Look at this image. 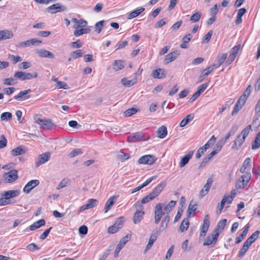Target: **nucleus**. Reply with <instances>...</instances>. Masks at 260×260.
Masks as SVG:
<instances>
[{
  "label": "nucleus",
  "mask_w": 260,
  "mask_h": 260,
  "mask_svg": "<svg viewBox=\"0 0 260 260\" xmlns=\"http://www.w3.org/2000/svg\"><path fill=\"white\" fill-rule=\"evenodd\" d=\"M20 193V190L19 189H16L4 191L3 193H1L0 195H18Z\"/></svg>",
  "instance_id": "3c124183"
},
{
  "label": "nucleus",
  "mask_w": 260,
  "mask_h": 260,
  "mask_svg": "<svg viewBox=\"0 0 260 260\" xmlns=\"http://www.w3.org/2000/svg\"><path fill=\"white\" fill-rule=\"evenodd\" d=\"M104 23V21L102 20L96 23L95 24V31H96L98 34L100 33L101 31L102 27L103 26Z\"/></svg>",
  "instance_id": "052dcab7"
},
{
  "label": "nucleus",
  "mask_w": 260,
  "mask_h": 260,
  "mask_svg": "<svg viewBox=\"0 0 260 260\" xmlns=\"http://www.w3.org/2000/svg\"><path fill=\"white\" fill-rule=\"evenodd\" d=\"M179 55L180 52L178 50H175L169 53L165 56L164 60V63L166 64L169 63L177 58Z\"/></svg>",
  "instance_id": "f8f14e48"
},
{
  "label": "nucleus",
  "mask_w": 260,
  "mask_h": 260,
  "mask_svg": "<svg viewBox=\"0 0 260 260\" xmlns=\"http://www.w3.org/2000/svg\"><path fill=\"white\" fill-rule=\"evenodd\" d=\"M208 86V83H204L198 87V89L197 91L201 94L202 92H203L205 90V89L207 88Z\"/></svg>",
  "instance_id": "774afa93"
},
{
  "label": "nucleus",
  "mask_w": 260,
  "mask_h": 260,
  "mask_svg": "<svg viewBox=\"0 0 260 260\" xmlns=\"http://www.w3.org/2000/svg\"><path fill=\"white\" fill-rule=\"evenodd\" d=\"M37 54L42 57L54 58V55L51 52L45 49H39L37 51Z\"/></svg>",
  "instance_id": "6ab92c4d"
},
{
  "label": "nucleus",
  "mask_w": 260,
  "mask_h": 260,
  "mask_svg": "<svg viewBox=\"0 0 260 260\" xmlns=\"http://www.w3.org/2000/svg\"><path fill=\"white\" fill-rule=\"evenodd\" d=\"M56 88L58 89L63 88L64 89H67L69 88L68 84L63 81L57 82V84H55Z\"/></svg>",
  "instance_id": "864d4df0"
},
{
  "label": "nucleus",
  "mask_w": 260,
  "mask_h": 260,
  "mask_svg": "<svg viewBox=\"0 0 260 260\" xmlns=\"http://www.w3.org/2000/svg\"><path fill=\"white\" fill-rule=\"evenodd\" d=\"M157 136L160 139H164L167 135V129L166 126L162 125L158 128L157 131Z\"/></svg>",
  "instance_id": "a878e982"
},
{
  "label": "nucleus",
  "mask_w": 260,
  "mask_h": 260,
  "mask_svg": "<svg viewBox=\"0 0 260 260\" xmlns=\"http://www.w3.org/2000/svg\"><path fill=\"white\" fill-rule=\"evenodd\" d=\"M3 178L5 183H13L18 178V171L15 169L11 170L9 172L4 173Z\"/></svg>",
  "instance_id": "7ed1b4c3"
},
{
  "label": "nucleus",
  "mask_w": 260,
  "mask_h": 260,
  "mask_svg": "<svg viewBox=\"0 0 260 260\" xmlns=\"http://www.w3.org/2000/svg\"><path fill=\"white\" fill-rule=\"evenodd\" d=\"M25 152V148L22 146H18L11 151V154L13 156L22 155L24 154Z\"/></svg>",
  "instance_id": "412c9836"
},
{
  "label": "nucleus",
  "mask_w": 260,
  "mask_h": 260,
  "mask_svg": "<svg viewBox=\"0 0 260 260\" xmlns=\"http://www.w3.org/2000/svg\"><path fill=\"white\" fill-rule=\"evenodd\" d=\"M37 77H38V73L36 72H33L32 73L25 72V80H30L32 78H37Z\"/></svg>",
  "instance_id": "4d7b16f0"
},
{
  "label": "nucleus",
  "mask_w": 260,
  "mask_h": 260,
  "mask_svg": "<svg viewBox=\"0 0 260 260\" xmlns=\"http://www.w3.org/2000/svg\"><path fill=\"white\" fill-rule=\"evenodd\" d=\"M123 217H120L118 218V219L115 222L114 225L116 227H118V229H120L122 227L123 222Z\"/></svg>",
  "instance_id": "680f3d73"
},
{
  "label": "nucleus",
  "mask_w": 260,
  "mask_h": 260,
  "mask_svg": "<svg viewBox=\"0 0 260 260\" xmlns=\"http://www.w3.org/2000/svg\"><path fill=\"white\" fill-rule=\"evenodd\" d=\"M137 78H135L134 80H128L126 78H123L121 80V82L123 86L131 87L137 83Z\"/></svg>",
  "instance_id": "2f4dec72"
},
{
  "label": "nucleus",
  "mask_w": 260,
  "mask_h": 260,
  "mask_svg": "<svg viewBox=\"0 0 260 260\" xmlns=\"http://www.w3.org/2000/svg\"><path fill=\"white\" fill-rule=\"evenodd\" d=\"M227 54L226 53H223L218 56L217 63L216 65V67L218 68L220 67L225 61L226 58Z\"/></svg>",
  "instance_id": "58836bf2"
},
{
  "label": "nucleus",
  "mask_w": 260,
  "mask_h": 260,
  "mask_svg": "<svg viewBox=\"0 0 260 260\" xmlns=\"http://www.w3.org/2000/svg\"><path fill=\"white\" fill-rule=\"evenodd\" d=\"M83 51L81 49L77 50L71 53V57L74 59H76L83 55Z\"/></svg>",
  "instance_id": "de8ad7c7"
},
{
  "label": "nucleus",
  "mask_w": 260,
  "mask_h": 260,
  "mask_svg": "<svg viewBox=\"0 0 260 260\" xmlns=\"http://www.w3.org/2000/svg\"><path fill=\"white\" fill-rule=\"evenodd\" d=\"M25 72L22 71H17L14 74V77L15 78L19 79L20 80H25Z\"/></svg>",
  "instance_id": "37998d69"
},
{
  "label": "nucleus",
  "mask_w": 260,
  "mask_h": 260,
  "mask_svg": "<svg viewBox=\"0 0 260 260\" xmlns=\"http://www.w3.org/2000/svg\"><path fill=\"white\" fill-rule=\"evenodd\" d=\"M174 248V246L173 245L168 249V251H167V252L166 253V257H165L166 259H167V260H169L170 259V258H171V257L172 256V254L173 253Z\"/></svg>",
  "instance_id": "338daca9"
},
{
  "label": "nucleus",
  "mask_w": 260,
  "mask_h": 260,
  "mask_svg": "<svg viewBox=\"0 0 260 260\" xmlns=\"http://www.w3.org/2000/svg\"><path fill=\"white\" fill-rule=\"evenodd\" d=\"M90 29L89 28H82L78 30H76L74 31V35L76 37L79 36L84 34H87L89 32Z\"/></svg>",
  "instance_id": "e433bc0d"
},
{
  "label": "nucleus",
  "mask_w": 260,
  "mask_h": 260,
  "mask_svg": "<svg viewBox=\"0 0 260 260\" xmlns=\"http://www.w3.org/2000/svg\"><path fill=\"white\" fill-rule=\"evenodd\" d=\"M143 140V135L140 132L133 133L127 137V140L129 142H134Z\"/></svg>",
  "instance_id": "f3484780"
},
{
  "label": "nucleus",
  "mask_w": 260,
  "mask_h": 260,
  "mask_svg": "<svg viewBox=\"0 0 260 260\" xmlns=\"http://www.w3.org/2000/svg\"><path fill=\"white\" fill-rule=\"evenodd\" d=\"M201 15V12H197L190 16L189 20L193 23L197 22L200 19Z\"/></svg>",
  "instance_id": "f704fd0d"
},
{
  "label": "nucleus",
  "mask_w": 260,
  "mask_h": 260,
  "mask_svg": "<svg viewBox=\"0 0 260 260\" xmlns=\"http://www.w3.org/2000/svg\"><path fill=\"white\" fill-rule=\"evenodd\" d=\"M224 144L223 141H218L216 144L215 147L213 148V151L216 152V153L217 154L221 150Z\"/></svg>",
  "instance_id": "49530a36"
},
{
  "label": "nucleus",
  "mask_w": 260,
  "mask_h": 260,
  "mask_svg": "<svg viewBox=\"0 0 260 260\" xmlns=\"http://www.w3.org/2000/svg\"><path fill=\"white\" fill-rule=\"evenodd\" d=\"M50 156L51 154L50 152H45L40 154L38 156V160L36 162L35 166L38 167L47 162L49 160Z\"/></svg>",
  "instance_id": "9d476101"
},
{
  "label": "nucleus",
  "mask_w": 260,
  "mask_h": 260,
  "mask_svg": "<svg viewBox=\"0 0 260 260\" xmlns=\"http://www.w3.org/2000/svg\"><path fill=\"white\" fill-rule=\"evenodd\" d=\"M137 111L138 110L136 108H131L124 111L123 114L125 117H129L137 113Z\"/></svg>",
  "instance_id": "a18cd8bd"
},
{
  "label": "nucleus",
  "mask_w": 260,
  "mask_h": 260,
  "mask_svg": "<svg viewBox=\"0 0 260 260\" xmlns=\"http://www.w3.org/2000/svg\"><path fill=\"white\" fill-rule=\"evenodd\" d=\"M117 196H111L106 202L105 208H104V212L105 213L107 212L109 210L111 209V207L113 205L114 203L117 200Z\"/></svg>",
  "instance_id": "aec40b11"
},
{
  "label": "nucleus",
  "mask_w": 260,
  "mask_h": 260,
  "mask_svg": "<svg viewBox=\"0 0 260 260\" xmlns=\"http://www.w3.org/2000/svg\"><path fill=\"white\" fill-rule=\"evenodd\" d=\"M130 240V237L126 235V236L122 238L119 241V243L117 245V247L122 249L125 244Z\"/></svg>",
  "instance_id": "4c0bfd02"
},
{
  "label": "nucleus",
  "mask_w": 260,
  "mask_h": 260,
  "mask_svg": "<svg viewBox=\"0 0 260 260\" xmlns=\"http://www.w3.org/2000/svg\"><path fill=\"white\" fill-rule=\"evenodd\" d=\"M235 196H223L222 199H225V206L226 207H228L234 200V198Z\"/></svg>",
  "instance_id": "5fc2aeb1"
},
{
  "label": "nucleus",
  "mask_w": 260,
  "mask_h": 260,
  "mask_svg": "<svg viewBox=\"0 0 260 260\" xmlns=\"http://www.w3.org/2000/svg\"><path fill=\"white\" fill-rule=\"evenodd\" d=\"M3 83L6 85H13L17 83V81L13 78H5L3 80Z\"/></svg>",
  "instance_id": "c03bdc74"
},
{
  "label": "nucleus",
  "mask_w": 260,
  "mask_h": 260,
  "mask_svg": "<svg viewBox=\"0 0 260 260\" xmlns=\"http://www.w3.org/2000/svg\"><path fill=\"white\" fill-rule=\"evenodd\" d=\"M194 118L193 114H188L184 118H183L180 122L179 126L181 127L186 126L190 121Z\"/></svg>",
  "instance_id": "393cba45"
},
{
  "label": "nucleus",
  "mask_w": 260,
  "mask_h": 260,
  "mask_svg": "<svg viewBox=\"0 0 260 260\" xmlns=\"http://www.w3.org/2000/svg\"><path fill=\"white\" fill-rule=\"evenodd\" d=\"M15 196H5L4 198H0V206H4L15 202L12 201L11 199Z\"/></svg>",
  "instance_id": "c756f323"
},
{
  "label": "nucleus",
  "mask_w": 260,
  "mask_h": 260,
  "mask_svg": "<svg viewBox=\"0 0 260 260\" xmlns=\"http://www.w3.org/2000/svg\"><path fill=\"white\" fill-rule=\"evenodd\" d=\"M98 203V201L95 199H91L89 200L87 204L80 207L79 212L94 207L97 205Z\"/></svg>",
  "instance_id": "2eb2a0df"
},
{
  "label": "nucleus",
  "mask_w": 260,
  "mask_h": 260,
  "mask_svg": "<svg viewBox=\"0 0 260 260\" xmlns=\"http://www.w3.org/2000/svg\"><path fill=\"white\" fill-rule=\"evenodd\" d=\"M8 58L11 60L14 64L16 63L17 62H20L22 60L21 57L19 55L15 56L13 54H9Z\"/></svg>",
  "instance_id": "79ce46f5"
},
{
  "label": "nucleus",
  "mask_w": 260,
  "mask_h": 260,
  "mask_svg": "<svg viewBox=\"0 0 260 260\" xmlns=\"http://www.w3.org/2000/svg\"><path fill=\"white\" fill-rule=\"evenodd\" d=\"M151 75L154 78L162 79L166 77V73L164 69L158 68L153 70Z\"/></svg>",
  "instance_id": "dca6fc26"
},
{
  "label": "nucleus",
  "mask_w": 260,
  "mask_h": 260,
  "mask_svg": "<svg viewBox=\"0 0 260 260\" xmlns=\"http://www.w3.org/2000/svg\"><path fill=\"white\" fill-rule=\"evenodd\" d=\"M66 10V7L63 5H61L59 3L53 4L47 8L48 11L52 14L56 13L59 12L64 11Z\"/></svg>",
  "instance_id": "9b49d317"
},
{
  "label": "nucleus",
  "mask_w": 260,
  "mask_h": 260,
  "mask_svg": "<svg viewBox=\"0 0 260 260\" xmlns=\"http://www.w3.org/2000/svg\"><path fill=\"white\" fill-rule=\"evenodd\" d=\"M124 67V62L122 60H115L112 64V69L115 71L122 70Z\"/></svg>",
  "instance_id": "4be33fe9"
},
{
  "label": "nucleus",
  "mask_w": 260,
  "mask_h": 260,
  "mask_svg": "<svg viewBox=\"0 0 260 260\" xmlns=\"http://www.w3.org/2000/svg\"><path fill=\"white\" fill-rule=\"evenodd\" d=\"M251 130V125H248L238 135L232 146V149L236 150L241 147Z\"/></svg>",
  "instance_id": "f257e3e1"
},
{
  "label": "nucleus",
  "mask_w": 260,
  "mask_h": 260,
  "mask_svg": "<svg viewBox=\"0 0 260 260\" xmlns=\"http://www.w3.org/2000/svg\"><path fill=\"white\" fill-rule=\"evenodd\" d=\"M210 225V220H209V216L208 214L205 215L203 223L201 228L200 234V239L201 238H204L207 232L209 229Z\"/></svg>",
  "instance_id": "39448f33"
},
{
  "label": "nucleus",
  "mask_w": 260,
  "mask_h": 260,
  "mask_svg": "<svg viewBox=\"0 0 260 260\" xmlns=\"http://www.w3.org/2000/svg\"><path fill=\"white\" fill-rule=\"evenodd\" d=\"M216 67V64H213L211 66L208 67L203 70V76H207L212 71H213L214 68Z\"/></svg>",
  "instance_id": "603ef678"
},
{
  "label": "nucleus",
  "mask_w": 260,
  "mask_h": 260,
  "mask_svg": "<svg viewBox=\"0 0 260 260\" xmlns=\"http://www.w3.org/2000/svg\"><path fill=\"white\" fill-rule=\"evenodd\" d=\"M7 145V140L5 136L4 135H2L1 136V140H0V149H3L6 147Z\"/></svg>",
  "instance_id": "13d9d810"
},
{
  "label": "nucleus",
  "mask_w": 260,
  "mask_h": 260,
  "mask_svg": "<svg viewBox=\"0 0 260 260\" xmlns=\"http://www.w3.org/2000/svg\"><path fill=\"white\" fill-rule=\"evenodd\" d=\"M36 122L40 125L44 129H49L54 126V124L50 119H41L38 118L36 119Z\"/></svg>",
  "instance_id": "423d86ee"
},
{
  "label": "nucleus",
  "mask_w": 260,
  "mask_h": 260,
  "mask_svg": "<svg viewBox=\"0 0 260 260\" xmlns=\"http://www.w3.org/2000/svg\"><path fill=\"white\" fill-rule=\"evenodd\" d=\"M155 196H145L144 198H143L141 201H137L135 204L134 206L135 207H137V204H139L140 206H141L142 208V210H144V206L142 205V204H146L148 202H149L150 201H151L154 199Z\"/></svg>",
  "instance_id": "b1692460"
},
{
  "label": "nucleus",
  "mask_w": 260,
  "mask_h": 260,
  "mask_svg": "<svg viewBox=\"0 0 260 260\" xmlns=\"http://www.w3.org/2000/svg\"><path fill=\"white\" fill-rule=\"evenodd\" d=\"M69 125L73 128L79 129L81 126L75 120H71L69 122Z\"/></svg>",
  "instance_id": "69168bd1"
},
{
  "label": "nucleus",
  "mask_w": 260,
  "mask_h": 260,
  "mask_svg": "<svg viewBox=\"0 0 260 260\" xmlns=\"http://www.w3.org/2000/svg\"><path fill=\"white\" fill-rule=\"evenodd\" d=\"M189 225V221L188 218H186L184 219L180 224L179 230L181 232H184L186 231L188 229Z\"/></svg>",
  "instance_id": "473e14b6"
},
{
  "label": "nucleus",
  "mask_w": 260,
  "mask_h": 260,
  "mask_svg": "<svg viewBox=\"0 0 260 260\" xmlns=\"http://www.w3.org/2000/svg\"><path fill=\"white\" fill-rule=\"evenodd\" d=\"M251 85H249L248 86V87L246 88V89L244 91L243 94L241 95L240 98H242L243 100H244L245 101H246L247 100L248 97L249 96V94L251 92Z\"/></svg>",
  "instance_id": "ea45409f"
},
{
  "label": "nucleus",
  "mask_w": 260,
  "mask_h": 260,
  "mask_svg": "<svg viewBox=\"0 0 260 260\" xmlns=\"http://www.w3.org/2000/svg\"><path fill=\"white\" fill-rule=\"evenodd\" d=\"M40 182L38 180H32L29 181L24 187L23 191L28 193L32 189L39 185Z\"/></svg>",
  "instance_id": "4468645a"
},
{
  "label": "nucleus",
  "mask_w": 260,
  "mask_h": 260,
  "mask_svg": "<svg viewBox=\"0 0 260 260\" xmlns=\"http://www.w3.org/2000/svg\"><path fill=\"white\" fill-rule=\"evenodd\" d=\"M45 220L43 219H41L39 220H38L35 222L33 224L29 226V230L30 231H35L37 229H39L42 226H43L45 224Z\"/></svg>",
  "instance_id": "5701e85b"
},
{
  "label": "nucleus",
  "mask_w": 260,
  "mask_h": 260,
  "mask_svg": "<svg viewBox=\"0 0 260 260\" xmlns=\"http://www.w3.org/2000/svg\"><path fill=\"white\" fill-rule=\"evenodd\" d=\"M159 236V233L158 229L154 230L150 237L148 244H147L145 249L144 251V253H145L148 250H149L152 246L153 243L156 240L157 237Z\"/></svg>",
  "instance_id": "6e6552de"
},
{
  "label": "nucleus",
  "mask_w": 260,
  "mask_h": 260,
  "mask_svg": "<svg viewBox=\"0 0 260 260\" xmlns=\"http://www.w3.org/2000/svg\"><path fill=\"white\" fill-rule=\"evenodd\" d=\"M260 233V231H256L254 232L252 235L248 238V239L252 242L253 243L258 238V235Z\"/></svg>",
  "instance_id": "e2e57ef3"
},
{
  "label": "nucleus",
  "mask_w": 260,
  "mask_h": 260,
  "mask_svg": "<svg viewBox=\"0 0 260 260\" xmlns=\"http://www.w3.org/2000/svg\"><path fill=\"white\" fill-rule=\"evenodd\" d=\"M196 206L197 204L194 202L193 201L190 202L187 211V213L188 216H190L192 212H194L197 209Z\"/></svg>",
  "instance_id": "c9c22d12"
},
{
  "label": "nucleus",
  "mask_w": 260,
  "mask_h": 260,
  "mask_svg": "<svg viewBox=\"0 0 260 260\" xmlns=\"http://www.w3.org/2000/svg\"><path fill=\"white\" fill-rule=\"evenodd\" d=\"M12 117V114L10 112H5L1 115V119L2 121H7Z\"/></svg>",
  "instance_id": "8fccbe9b"
},
{
  "label": "nucleus",
  "mask_w": 260,
  "mask_h": 260,
  "mask_svg": "<svg viewBox=\"0 0 260 260\" xmlns=\"http://www.w3.org/2000/svg\"><path fill=\"white\" fill-rule=\"evenodd\" d=\"M156 158L152 155H145L141 157L138 160L140 164L152 165L154 163Z\"/></svg>",
  "instance_id": "1a4fd4ad"
},
{
  "label": "nucleus",
  "mask_w": 260,
  "mask_h": 260,
  "mask_svg": "<svg viewBox=\"0 0 260 260\" xmlns=\"http://www.w3.org/2000/svg\"><path fill=\"white\" fill-rule=\"evenodd\" d=\"M162 204L159 203L157 204L154 209V214H159L162 215Z\"/></svg>",
  "instance_id": "09e8293b"
},
{
  "label": "nucleus",
  "mask_w": 260,
  "mask_h": 260,
  "mask_svg": "<svg viewBox=\"0 0 260 260\" xmlns=\"http://www.w3.org/2000/svg\"><path fill=\"white\" fill-rule=\"evenodd\" d=\"M145 10L144 8H140L139 9H136L132 12H131L127 16V18L128 19H132L133 18L139 16L141 13H142Z\"/></svg>",
  "instance_id": "7c9ffc66"
},
{
  "label": "nucleus",
  "mask_w": 260,
  "mask_h": 260,
  "mask_svg": "<svg viewBox=\"0 0 260 260\" xmlns=\"http://www.w3.org/2000/svg\"><path fill=\"white\" fill-rule=\"evenodd\" d=\"M260 147V132L257 133L252 143L251 148L253 150L259 148Z\"/></svg>",
  "instance_id": "72a5a7b5"
},
{
  "label": "nucleus",
  "mask_w": 260,
  "mask_h": 260,
  "mask_svg": "<svg viewBox=\"0 0 260 260\" xmlns=\"http://www.w3.org/2000/svg\"><path fill=\"white\" fill-rule=\"evenodd\" d=\"M130 157V155L128 153H125L123 152H120L117 155V158L121 161H124L125 160L128 159Z\"/></svg>",
  "instance_id": "a19ab883"
},
{
  "label": "nucleus",
  "mask_w": 260,
  "mask_h": 260,
  "mask_svg": "<svg viewBox=\"0 0 260 260\" xmlns=\"http://www.w3.org/2000/svg\"><path fill=\"white\" fill-rule=\"evenodd\" d=\"M218 236L219 235L217 232V233H214V232H213L208 234L203 243V245L209 246L212 244L215 245L217 242Z\"/></svg>",
  "instance_id": "0eeeda50"
},
{
  "label": "nucleus",
  "mask_w": 260,
  "mask_h": 260,
  "mask_svg": "<svg viewBox=\"0 0 260 260\" xmlns=\"http://www.w3.org/2000/svg\"><path fill=\"white\" fill-rule=\"evenodd\" d=\"M31 90L30 89L21 91L17 95H15L14 98L15 100L18 101L26 100L30 97V95L27 94L31 92Z\"/></svg>",
  "instance_id": "ddd939ff"
},
{
  "label": "nucleus",
  "mask_w": 260,
  "mask_h": 260,
  "mask_svg": "<svg viewBox=\"0 0 260 260\" xmlns=\"http://www.w3.org/2000/svg\"><path fill=\"white\" fill-rule=\"evenodd\" d=\"M139 205V204H137L136 210L133 217V223L136 224L139 223L142 221L145 214L142 208Z\"/></svg>",
  "instance_id": "20e7f679"
},
{
  "label": "nucleus",
  "mask_w": 260,
  "mask_h": 260,
  "mask_svg": "<svg viewBox=\"0 0 260 260\" xmlns=\"http://www.w3.org/2000/svg\"><path fill=\"white\" fill-rule=\"evenodd\" d=\"M193 154V151H189L187 154L182 157L179 162L180 168L184 167L186 164H188L189 159L192 157Z\"/></svg>",
  "instance_id": "a211bd4d"
},
{
  "label": "nucleus",
  "mask_w": 260,
  "mask_h": 260,
  "mask_svg": "<svg viewBox=\"0 0 260 260\" xmlns=\"http://www.w3.org/2000/svg\"><path fill=\"white\" fill-rule=\"evenodd\" d=\"M247 169L243 166L240 169V172L244 174L241 176L237 181L236 186L237 188H243L247 185L248 183L251 179V174L250 172H246Z\"/></svg>",
  "instance_id": "f03ea898"
},
{
  "label": "nucleus",
  "mask_w": 260,
  "mask_h": 260,
  "mask_svg": "<svg viewBox=\"0 0 260 260\" xmlns=\"http://www.w3.org/2000/svg\"><path fill=\"white\" fill-rule=\"evenodd\" d=\"M176 203V201H171L165 208V210H166V211H170L172 210V208L175 206Z\"/></svg>",
  "instance_id": "0e129e2a"
},
{
  "label": "nucleus",
  "mask_w": 260,
  "mask_h": 260,
  "mask_svg": "<svg viewBox=\"0 0 260 260\" xmlns=\"http://www.w3.org/2000/svg\"><path fill=\"white\" fill-rule=\"evenodd\" d=\"M226 223V220L225 219H223L221 220L218 223L216 226L215 229L213 231L214 233H218V235H219V233L221 232V231L223 230L224 226H225Z\"/></svg>",
  "instance_id": "bb28decb"
},
{
  "label": "nucleus",
  "mask_w": 260,
  "mask_h": 260,
  "mask_svg": "<svg viewBox=\"0 0 260 260\" xmlns=\"http://www.w3.org/2000/svg\"><path fill=\"white\" fill-rule=\"evenodd\" d=\"M12 36L13 34L9 30H0V41L10 39Z\"/></svg>",
  "instance_id": "cd10ccee"
},
{
  "label": "nucleus",
  "mask_w": 260,
  "mask_h": 260,
  "mask_svg": "<svg viewBox=\"0 0 260 260\" xmlns=\"http://www.w3.org/2000/svg\"><path fill=\"white\" fill-rule=\"evenodd\" d=\"M225 199H222L220 204H219L217 205V210L216 211V213L217 214H220L221 213L224 206H225Z\"/></svg>",
  "instance_id": "6e6d98bb"
},
{
  "label": "nucleus",
  "mask_w": 260,
  "mask_h": 260,
  "mask_svg": "<svg viewBox=\"0 0 260 260\" xmlns=\"http://www.w3.org/2000/svg\"><path fill=\"white\" fill-rule=\"evenodd\" d=\"M82 153V150L80 148L74 149L69 154L71 157H75V156L81 154Z\"/></svg>",
  "instance_id": "bf43d9fd"
},
{
  "label": "nucleus",
  "mask_w": 260,
  "mask_h": 260,
  "mask_svg": "<svg viewBox=\"0 0 260 260\" xmlns=\"http://www.w3.org/2000/svg\"><path fill=\"white\" fill-rule=\"evenodd\" d=\"M166 185V182L161 183L153 189L152 192L148 195H158Z\"/></svg>",
  "instance_id": "c85d7f7f"
}]
</instances>
